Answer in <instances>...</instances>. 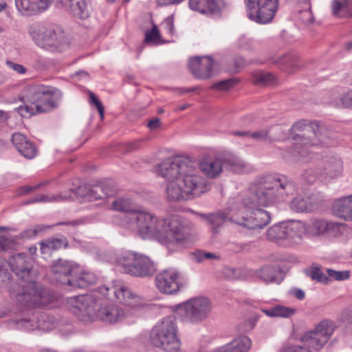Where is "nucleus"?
<instances>
[{"mask_svg":"<svg viewBox=\"0 0 352 352\" xmlns=\"http://www.w3.org/2000/svg\"><path fill=\"white\" fill-rule=\"evenodd\" d=\"M327 277L336 280H344L349 278L350 272L348 270L344 271H336L332 269H327Z\"/></svg>","mask_w":352,"mask_h":352,"instance_id":"46","label":"nucleus"},{"mask_svg":"<svg viewBox=\"0 0 352 352\" xmlns=\"http://www.w3.org/2000/svg\"><path fill=\"white\" fill-rule=\"evenodd\" d=\"M50 0H15L17 10L23 15L32 16L46 10Z\"/></svg>","mask_w":352,"mask_h":352,"instance_id":"23","label":"nucleus"},{"mask_svg":"<svg viewBox=\"0 0 352 352\" xmlns=\"http://www.w3.org/2000/svg\"><path fill=\"white\" fill-rule=\"evenodd\" d=\"M86 186H78L77 188L71 189L69 192H61L58 195H39L34 198L30 199L24 202V204H32L37 202H59L73 199V194L80 197H89L94 199L103 198V192L101 186H96L89 188L87 193L83 192Z\"/></svg>","mask_w":352,"mask_h":352,"instance_id":"17","label":"nucleus"},{"mask_svg":"<svg viewBox=\"0 0 352 352\" xmlns=\"http://www.w3.org/2000/svg\"><path fill=\"white\" fill-rule=\"evenodd\" d=\"M78 265L67 260L59 258L52 266L53 279L60 284L70 286L73 276H76Z\"/></svg>","mask_w":352,"mask_h":352,"instance_id":"19","label":"nucleus"},{"mask_svg":"<svg viewBox=\"0 0 352 352\" xmlns=\"http://www.w3.org/2000/svg\"><path fill=\"white\" fill-rule=\"evenodd\" d=\"M30 34L37 45L52 52H63L69 46L65 32L57 25H34Z\"/></svg>","mask_w":352,"mask_h":352,"instance_id":"10","label":"nucleus"},{"mask_svg":"<svg viewBox=\"0 0 352 352\" xmlns=\"http://www.w3.org/2000/svg\"><path fill=\"white\" fill-rule=\"evenodd\" d=\"M291 209L296 212H311L317 208V204L300 196L294 197L290 202Z\"/></svg>","mask_w":352,"mask_h":352,"instance_id":"35","label":"nucleus"},{"mask_svg":"<svg viewBox=\"0 0 352 352\" xmlns=\"http://www.w3.org/2000/svg\"><path fill=\"white\" fill-rule=\"evenodd\" d=\"M214 64L210 56H197L189 60L188 68L196 78L206 79L211 77Z\"/></svg>","mask_w":352,"mask_h":352,"instance_id":"21","label":"nucleus"},{"mask_svg":"<svg viewBox=\"0 0 352 352\" xmlns=\"http://www.w3.org/2000/svg\"><path fill=\"white\" fill-rule=\"evenodd\" d=\"M333 211L340 218L346 221L352 220V195L335 201Z\"/></svg>","mask_w":352,"mask_h":352,"instance_id":"28","label":"nucleus"},{"mask_svg":"<svg viewBox=\"0 0 352 352\" xmlns=\"http://www.w3.org/2000/svg\"><path fill=\"white\" fill-rule=\"evenodd\" d=\"M305 274L312 280H316L318 282L327 283L329 278L322 272L319 265H313L309 269L305 270Z\"/></svg>","mask_w":352,"mask_h":352,"instance_id":"42","label":"nucleus"},{"mask_svg":"<svg viewBox=\"0 0 352 352\" xmlns=\"http://www.w3.org/2000/svg\"><path fill=\"white\" fill-rule=\"evenodd\" d=\"M336 107L352 108V89L344 93L339 101L331 102Z\"/></svg>","mask_w":352,"mask_h":352,"instance_id":"44","label":"nucleus"},{"mask_svg":"<svg viewBox=\"0 0 352 352\" xmlns=\"http://www.w3.org/2000/svg\"><path fill=\"white\" fill-rule=\"evenodd\" d=\"M76 276H73L70 287L74 288H86L97 282V276L91 272H82L78 265Z\"/></svg>","mask_w":352,"mask_h":352,"instance_id":"31","label":"nucleus"},{"mask_svg":"<svg viewBox=\"0 0 352 352\" xmlns=\"http://www.w3.org/2000/svg\"><path fill=\"white\" fill-rule=\"evenodd\" d=\"M195 258L197 262H201L205 259H217L219 256L211 252H206L204 251H197L195 254Z\"/></svg>","mask_w":352,"mask_h":352,"instance_id":"52","label":"nucleus"},{"mask_svg":"<svg viewBox=\"0 0 352 352\" xmlns=\"http://www.w3.org/2000/svg\"><path fill=\"white\" fill-rule=\"evenodd\" d=\"M274 80V76L269 72L259 71L253 74L254 83L258 85H271Z\"/></svg>","mask_w":352,"mask_h":352,"instance_id":"41","label":"nucleus"},{"mask_svg":"<svg viewBox=\"0 0 352 352\" xmlns=\"http://www.w3.org/2000/svg\"><path fill=\"white\" fill-rule=\"evenodd\" d=\"M39 187V185L36 186H24L21 188H19L16 190V195L18 197L24 196L32 192L33 190L37 189Z\"/></svg>","mask_w":352,"mask_h":352,"instance_id":"54","label":"nucleus"},{"mask_svg":"<svg viewBox=\"0 0 352 352\" xmlns=\"http://www.w3.org/2000/svg\"><path fill=\"white\" fill-rule=\"evenodd\" d=\"M277 270L272 266H265L261 268L256 273L257 277L263 282L274 283L276 281Z\"/></svg>","mask_w":352,"mask_h":352,"instance_id":"39","label":"nucleus"},{"mask_svg":"<svg viewBox=\"0 0 352 352\" xmlns=\"http://www.w3.org/2000/svg\"><path fill=\"white\" fill-rule=\"evenodd\" d=\"M99 292L107 298L117 300L132 308H139L142 305L141 297L133 294L131 289L120 281H114L111 286L103 285L99 288Z\"/></svg>","mask_w":352,"mask_h":352,"instance_id":"16","label":"nucleus"},{"mask_svg":"<svg viewBox=\"0 0 352 352\" xmlns=\"http://www.w3.org/2000/svg\"><path fill=\"white\" fill-rule=\"evenodd\" d=\"M261 311L269 317L289 318L296 312V309L283 305H276L270 309H262Z\"/></svg>","mask_w":352,"mask_h":352,"instance_id":"36","label":"nucleus"},{"mask_svg":"<svg viewBox=\"0 0 352 352\" xmlns=\"http://www.w3.org/2000/svg\"><path fill=\"white\" fill-rule=\"evenodd\" d=\"M126 274L137 277H148L157 271L156 265L148 256L136 252H129L118 260Z\"/></svg>","mask_w":352,"mask_h":352,"instance_id":"12","label":"nucleus"},{"mask_svg":"<svg viewBox=\"0 0 352 352\" xmlns=\"http://www.w3.org/2000/svg\"><path fill=\"white\" fill-rule=\"evenodd\" d=\"M306 231L307 227L302 222L291 221L272 226L266 234L270 241L288 247L300 243Z\"/></svg>","mask_w":352,"mask_h":352,"instance_id":"11","label":"nucleus"},{"mask_svg":"<svg viewBox=\"0 0 352 352\" xmlns=\"http://www.w3.org/2000/svg\"><path fill=\"white\" fill-rule=\"evenodd\" d=\"M63 97L62 91L52 86L31 85L28 86L22 98L23 104L18 107L24 118L44 113L58 107Z\"/></svg>","mask_w":352,"mask_h":352,"instance_id":"7","label":"nucleus"},{"mask_svg":"<svg viewBox=\"0 0 352 352\" xmlns=\"http://www.w3.org/2000/svg\"><path fill=\"white\" fill-rule=\"evenodd\" d=\"M292 294L298 300H303L305 296L304 291L300 289H294Z\"/></svg>","mask_w":352,"mask_h":352,"instance_id":"61","label":"nucleus"},{"mask_svg":"<svg viewBox=\"0 0 352 352\" xmlns=\"http://www.w3.org/2000/svg\"><path fill=\"white\" fill-rule=\"evenodd\" d=\"M144 41L155 44L160 43V33L156 25L154 24L151 30L146 32Z\"/></svg>","mask_w":352,"mask_h":352,"instance_id":"45","label":"nucleus"},{"mask_svg":"<svg viewBox=\"0 0 352 352\" xmlns=\"http://www.w3.org/2000/svg\"><path fill=\"white\" fill-rule=\"evenodd\" d=\"M299 3L305 4V10L300 11V19L305 24L311 23L313 21V16L310 10V0L307 3L298 2Z\"/></svg>","mask_w":352,"mask_h":352,"instance_id":"49","label":"nucleus"},{"mask_svg":"<svg viewBox=\"0 0 352 352\" xmlns=\"http://www.w3.org/2000/svg\"><path fill=\"white\" fill-rule=\"evenodd\" d=\"M69 304L70 311L85 323L100 320L105 323L114 324L126 317L124 311L118 306L100 307L97 298L92 294L72 297Z\"/></svg>","mask_w":352,"mask_h":352,"instance_id":"6","label":"nucleus"},{"mask_svg":"<svg viewBox=\"0 0 352 352\" xmlns=\"http://www.w3.org/2000/svg\"><path fill=\"white\" fill-rule=\"evenodd\" d=\"M208 225L210 226L213 234H217L220 231V228L226 222L230 220L228 214L221 211L210 213L208 214H204Z\"/></svg>","mask_w":352,"mask_h":352,"instance_id":"32","label":"nucleus"},{"mask_svg":"<svg viewBox=\"0 0 352 352\" xmlns=\"http://www.w3.org/2000/svg\"><path fill=\"white\" fill-rule=\"evenodd\" d=\"M231 222L248 230L263 229L271 221L270 214L259 207L245 208L241 200L230 207Z\"/></svg>","mask_w":352,"mask_h":352,"instance_id":"9","label":"nucleus"},{"mask_svg":"<svg viewBox=\"0 0 352 352\" xmlns=\"http://www.w3.org/2000/svg\"><path fill=\"white\" fill-rule=\"evenodd\" d=\"M226 169L236 174H246L252 170V166L236 155H229L223 158Z\"/></svg>","mask_w":352,"mask_h":352,"instance_id":"26","label":"nucleus"},{"mask_svg":"<svg viewBox=\"0 0 352 352\" xmlns=\"http://www.w3.org/2000/svg\"><path fill=\"white\" fill-rule=\"evenodd\" d=\"M163 25H164V28L168 34H173L174 24H173V19L172 17L166 18L164 20Z\"/></svg>","mask_w":352,"mask_h":352,"instance_id":"56","label":"nucleus"},{"mask_svg":"<svg viewBox=\"0 0 352 352\" xmlns=\"http://www.w3.org/2000/svg\"><path fill=\"white\" fill-rule=\"evenodd\" d=\"M190 9L210 15L219 14L221 2L217 0H189Z\"/></svg>","mask_w":352,"mask_h":352,"instance_id":"25","label":"nucleus"},{"mask_svg":"<svg viewBox=\"0 0 352 352\" xmlns=\"http://www.w3.org/2000/svg\"><path fill=\"white\" fill-rule=\"evenodd\" d=\"M176 319L173 316L164 318L155 325L150 332L151 344L161 348L166 352H177L180 349V340L177 337Z\"/></svg>","mask_w":352,"mask_h":352,"instance_id":"8","label":"nucleus"},{"mask_svg":"<svg viewBox=\"0 0 352 352\" xmlns=\"http://www.w3.org/2000/svg\"><path fill=\"white\" fill-rule=\"evenodd\" d=\"M336 328V323L328 319L320 321L314 330L300 338L305 346L316 351L320 350L329 340Z\"/></svg>","mask_w":352,"mask_h":352,"instance_id":"14","label":"nucleus"},{"mask_svg":"<svg viewBox=\"0 0 352 352\" xmlns=\"http://www.w3.org/2000/svg\"><path fill=\"white\" fill-rule=\"evenodd\" d=\"M143 142L142 139L138 140L134 142H132L131 144V147L132 150H137L139 149L141 146V144Z\"/></svg>","mask_w":352,"mask_h":352,"instance_id":"63","label":"nucleus"},{"mask_svg":"<svg viewBox=\"0 0 352 352\" xmlns=\"http://www.w3.org/2000/svg\"><path fill=\"white\" fill-rule=\"evenodd\" d=\"M250 131H236L234 133L235 135L238 136H249L250 137Z\"/></svg>","mask_w":352,"mask_h":352,"instance_id":"64","label":"nucleus"},{"mask_svg":"<svg viewBox=\"0 0 352 352\" xmlns=\"http://www.w3.org/2000/svg\"><path fill=\"white\" fill-rule=\"evenodd\" d=\"M67 7L69 12L79 19H86L89 15V6L86 0H69Z\"/></svg>","mask_w":352,"mask_h":352,"instance_id":"33","label":"nucleus"},{"mask_svg":"<svg viewBox=\"0 0 352 352\" xmlns=\"http://www.w3.org/2000/svg\"><path fill=\"white\" fill-rule=\"evenodd\" d=\"M155 283L160 292L169 295L177 294L187 284L182 273L174 268L164 270L157 274Z\"/></svg>","mask_w":352,"mask_h":352,"instance_id":"18","label":"nucleus"},{"mask_svg":"<svg viewBox=\"0 0 352 352\" xmlns=\"http://www.w3.org/2000/svg\"><path fill=\"white\" fill-rule=\"evenodd\" d=\"M292 130L296 142L290 153L296 158L307 157L318 144H327L328 140L335 137L334 132L324 124L306 120L295 122Z\"/></svg>","mask_w":352,"mask_h":352,"instance_id":"5","label":"nucleus"},{"mask_svg":"<svg viewBox=\"0 0 352 352\" xmlns=\"http://www.w3.org/2000/svg\"><path fill=\"white\" fill-rule=\"evenodd\" d=\"M223 160L220 158H204L199 163V169L208 177L215 178L222 172Z\"/></svg>","mask_w":352,"mask_h":352,"instance_id":"27","label":"nucleus"},{"mask_svg":"<svg viewBox=\"0 0 352 352\" xmlns=\"http://www.w3.org/2000/svg\"><path fill=\"white\" fill-rule=\"evenodd\" d=\"M318 172H320L318 166L316 170L312 168H308L303 173L302 178L306 183H314L317 178H320V174H318Z\"/></svg>","mask_w":352,"mask_h":352,"instance_id":"48","label":"nucleus"},{"mask_svg":"<svg viewBox=\"0 0 352 352\" xmlns=\"http://www.w3.org/2000/svg\"><path fill=\"white\" fill-rule=\"evenodd\" d=\"M297 190L294 182L284 175L263 176L257 186L240 199L245 208L269 206L285 201Z\"/></svg>","mask_w":352,"mask_h":352,"instance_id":"3","label":"nucleus"},{"mask_svg":"<svg viewBox=\"0 0 352 352\" xmlns=\"http://www.w3.org/2000/svg\"><path fill=\"white\" fill-rule=\"evenodd\" d=\"M234 65V72H239L244 66L245 61L243 58L237 57L233 61Z\"/></svg>","mask_w":352,"mask_h":352,"instance_id":"57","label":"nucleus"},{"mask_svg":"<svg viewBox=\"0 0 352 352\" xmlns=\"http://www.w3.org/2000/svg\"><path fill=\"white\" fill-rule=\"evenodd\" d=\"M352 9V0H333L332 11L334 15L347 14Z\"/></svg>","mask_w":352,"mask_h":352,"instance_id":"40","label":"nucleus"},{"mask_svg":"<svg viewBox=\"0 0 352 352\" xmlns=\"http://www.w3.org/2000/svg\"><path fill=\"white\" fill-rule=\"evenodd\" d=\"M12 142L19 153L27 159L34 158L37 153L35 144L23 134L14 133L12 135Z\"/></svg>","mask_w":352,"mask_h":352,"instance_id":"24","label":"nucleus"},{"mask_svg":"<svg viewBox=\"0 0 352 352\" xmlns=\"http://www.w3.org/2000/svg\"><path fill=\"white\" fill-rule=\"evenodd\" d=\"M12 243V241L8 237L0 235V251L6 250Z\"/></svg>","mask_w":352,"mask_h":352,"instance_id":"55","label":"nucleus"},{"mask_svg":"<svg viewBox=\"0 0 352 352\" xmlns=\"http://www.w3.org/2000/svg\"><path fill=\"white\" fill-rule=\"evenodd\" d=\"M53 226H47L43 224H38L35 226L28 228L21 233V237L22 239H30L37 236L38 234L45 232L47 229H50Z\"/></svg>","mask_w":352,"mask_h":352,"instance_id":"43","label":"nucleus"},{"mask_svg":"<svg viewBox=\"0 0 352 352\" xmlns=\"http://www.w3.org/2000/svg\"><path fill=\"white\" fill-rule=\"evenodd\" d=\"M82 223V221L80 220H74L71 221H60L56 224V226H63V225H67V226H72L73 227L78 226Z\"/></svg>","mask_w":352,"mask_h":352,"instance_id":"59","label":"nucleus"},{"mask_svg":"<svg viewBox=\"0 0 352 352\" xmlns=\"http://www.w3.org/2000/svg\"><path fill=\"white\" fill-rule=\"evenodd\" d=\"M345 316L348 322L352 325V305L346 310Z\"/></svg>","mask_w":352,"mask_h":352,"instance_id":"62","label":"nucleus"},{"mask_svg":"<svg viewBox=\"0 0 352 352\" xmlns=\"http://www.w3.org/2000/svg\"><path fill=\"white\" fill-rule=\"evenodd\" d=\"M89 103L91 105H94L98 111L101 120H103L104 116V109L103 104L97 98L94 93L89 91Z\"/></svg>","mask_w":352,"mask_h":352,"instance_id":"51","label":"nucleus"},{"mask_svg":"<svg viewBox=\"0 0 352 352\" xmlns=\"http://www.w3.org/2000/svg\"><path fill=\"white\" fill-rule=\"evenodd\" d=\"M160 122V119L157 118H153V119L151 120L148 122L147 126L151 129H156L157 127L159 126Z\"/></svg>","mask_w":352,"mask_h":352,"instance_id":"60","label":"nucleus"},{"mask_svg":"<svg viewBox=\"0 0 352 352\" xmlns=\"http://www.w3.org/2000/svg\"><path fill=\"white\" fill-rule=\"evenodd\" d=\"M250 137L258 141L266 142H272L274 141V138L269 135V131L267 129H262L254 132H250Z\"/></svg>","mask_w":352,"mask_h":352,"instance_id":"47","label":"nucleus"},{"mask_svg":"<svg viewBox=\"0 0 352 352\" xmlns=\"http://www.w3.org/2000/svg\"><path fill=\"white\" fill-rule=\"evenodd\" d=\"M248 17L258 23L273 19L278 8V0H245Z\"/></svg>","mask_w":352,"mask_h":352,"instance_id":"15","label":"nucleus"},{"mask_svg":"<svg viewBox=\"0 0 352 352\" xmlns=\"http://www.w3.org/2000/svg\"><path fill=\"white\" fill-rule=\"evenodd\" d=\"M320 179L324 182L340 177L342 172V162L340 159L334 157H326L320 160L318 164Z\"/></svg>","mask_w":352,"mask_h":352,"instance_id":"20","label":"nucleus"},{"mask_svg":"<svg viewBox=\"0 0 352 352\" xmlns=\"http://www.w3.org/2000/svg\"><path fill=\"white\" fill-rule=\"evenodd\" d=\"M122 227L143 239H156L170 251H176L188 241L192 230L191 224L179 215L159 219L155 214L140 209L124 219Z\"/></svg>","mask_w":352,"mask_h":352,"instance_id":"1","label":"nucleus"},{"mask_svg":"<svg viewBox=\"0 0 352 352\" xmlns=\"http://www.w3.org/2000/svg\"><path fill=\"white\" fill-rule=\"evenodd\" d=\"M245 247V245L242 244V243H231L229 245L230 250L234 252H239L242 251Z\"/></svg>","mask_w":352,"mask_h":352,"instance_id":"58","label":"nucleus"},{"mask_svg":"<svg viewBox=\"0 0 352 352\" xmlns=\"http://www.w3.org/2000/svg\"><path fill=\"white\" fill-rule=\"evenodd\" d=\"M168 182L166 192V197L170 201H179L181 200L190 199L188 194L184 192L182 184L177 182V179H166Z\"/></svg>","mask_w":352,"mask_h":352,"instance_id":"29","label":"nucleus"},{"mask_svg":"<svg viewBox=\"0 0 352 352\" xmlns=\"http://www.w3.org/2000/svg\"><path fill=\"white\" fill-rule=\"evenodd\" d=\"M183 320L198 324L206 320L212 310L210 300L206 297L192 298L178 305Z\"/></svg>","mask_w":352,"mask_h":352,"instance_id":"13","label":"nucleus"},{"mask_svg":"<svg viewBox=\"0 0 352 352\" xmlns=\"http://www.w3.org/2000/svg\"><path fill=\"white\" fill-rule=\"evenodd\" d=\"M6 63L8 65V67H9L10 69H12L13 71H14L16 73L19 74H23L27 72L26 68L21 64L14 63L11 60H7Z\"/></svg>","mask_w":352,"mask_h":352,"instance_id":"53","label":"nucleus"},{"mask_svg":"<svg viewBox=\"0 0 352 352\" xmlns=\"http://www.w3.org/2000/svg\"><path fill=\"white\" fill-rule=\"evenodd\" d=\"M111 207L114 210L124 212L122 217L121 224L122 225L124 219L133 211H138V209L135 208L130 199L120 197L116 198L111 204Z\"/></svg>","mask_w":352,"mask_h":352,"instance_id":"34","label":"nucleus"},{"mask_svg":"<svg viewBox=\"0 0 352 352\" xmlns=\"http://www.w3.org/2000/svg\"><path fill=\"white\" fill-rule=\"evenodd\" d=\"M5 324L10 329H16L24 331H32L39 327L34 315H30L25 312L16 314L13 318L6 320Z\"/></svg>","mask_w":352,"mask_h":352,"instance_id":"22","label":"nucleus"},{"mask_svg":"<svg viewBox=\"0 0 352 352\" xmlns=\"http://www.w3.org/2000/svg\"><path fill=\"white\" fill-rule=\"evenodd\" d=\"M157 173L165 179H177L190 197L208 192L210 186L198 173L196 164L188 157L168 158L158 165Z\"/></svg>","mask_w":352,"mask_h":352,"instance_id":"4","label":"nucleus"},{"mask_svg":"<svg viewBox=\"0 0 352 352\" xmlns=\"http://www.w3.org/2000/svg\"><path fill=\"white\" fill-rule=\"evenodd\" d=\"M236 82V80L235 78H229L213 84L211 89L226 91L233 87Z\"/></svg>","mask_w":352,"mask_h":352,"instance_id":"50","label":"nucleus"},{"mask_svg":"<svg viewBox=\"0 0 352 352\" xmlns=\"http://www.w3.org/2000/svg\"><path fill=\"white\" fill-rule=\"evenodd\" d=\"M68 241L66 237L49 238L40 242V250L41 254L45 256H49L53 251L67 248Z\"/></svg>","mask_w":352,"mask_h":352,"instance_id":"30","label":"nucleus"},{"mask_svg":"<svg viewBox=\"0 0 352 352\" xmlns=\"http://www.w3.org/2000/svg\"><path fill=\"white\" fill-rule=\"evenodd\" d=\"M11 269L19 279L22 288L17 294L19 302L28 308L40 307L48 305L52 296L49 291L36 283L38 274L32 267V259L26 254L19 253L9 260Z\"/></svg>","mask_w":352,"mask_h":352,"instance_id":"2","label":"nucleus"},{"mask_svg":"<svg viewBox=\"0 0 352 352\" xmlns=\"http://www.w3.org/2000/svg\"><path fill=\"white\" fill-rule=\"evenodd\" d=\"M228 352H247L251 346V340L247 336L234 339L226 345Z\"/></svg>","mask_w":352,"mask_h":352,"instance_id":"38","label":"nucleus"},{"mask_svg":"<svg viewBox=\"0 0 352 352\" xmlns=\"http://www.w3.org/2000/svg\"><path fill=\"white\" fill-rule=\"evenodd\" d=\"M335 225L324 219H314L307 227V231L311 234H324L333 229Z\"/></svg>","mask_w":352,"mask_h":352,"instance_id":"37","label":"nucleus"}]
</instances>
